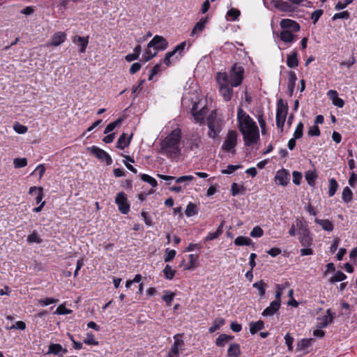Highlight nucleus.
Listing matches in <instances>:
<instances>
[{
	"label": "nucleus",
	"instance_id": "26",
	"mask_svg": "<svg viewBox=\"0 0 357 357\" xmlns=\"http://www.w3.org/2000/svg\"><path fill=\"white\" fill-rule=\"evenodd\" d=\"M314 222L321 225L322 229L327 231H332L334 229V225L331 221L328 219L322 220L319 218H315Z\"/></svg>",
	"mask_w": 357,
	"mask_h": 357
},
{
	"label": "nucleus",
	"instance_id": "25",
	"mask_svg": "<svg viewBox=\"0 0 357 357\" xmlns=\"http://www.w3.org/2000/svg\"><path fill=\"white\" fill-rule=\"evenodd\" d=\"M132 136V135H131L130 137H128L126 134L123 133L117 141L116 147L120 149H125L129 145Z\"/></svg>",
	"mask_w": 357,
	"mask_h": 357
},
{
	"label": "nucleus",
	"instance_id": "37",
	"mask_svg": "<svg viewBox=\"0 0 357 357\" xmlns=\"http://www.w3.org/2000/svg\"><path fill=\"white\" fill-rule=\"evenodd\" d=\"M225 324V320L224 318H222V317L216 318L213 321L212 326L208 328V332L210 333H213L214 332H215L216 331L220 329V328L221 326H224Z\"/></svg>",
	"mask_w": 357,
	"mask_h": 357
},
{
	"label": "nucleus",
	"instance_id": "55",
	"mask_svg": "<svg viewBox=\"0 0 357 357\" xmlns=\"http://www.w3.org/2000/svg\"><path fill=\"white\" fill-rule=\"evenodd\" d=\"M350 13L348 10H344L340 13H335L333 17L332 20H336L337 19H344V20H348L350 18Z\"/></svg>",
	"mask_w": 357,
	"mask_h": 357
},
{
	"label": "nucleus",
	"instance_id": "27",
	"mask_svg": "<svg viewBox=\"0 0 357 357\" xmlns=\"http://www.w3.org/2000/svg\"><path fill=\"white\" fill-rule=\"evenodd\" d=\"M223 227H224V221H222L215 231L209 232L207 236L205 237V241H210L218 238L223 232Z\"/></svg>",
	"mask_w": 357,
	"mask_h": 357
},
{
	"label": "nucleus",
	"instance_id": "13",
	"mask_svg": "<svg viewBox=\"0 0 357 357\" xmlns=\"http://www.w3.org/2000/svg\"><path fill=\"white\" fill-rule=\"evenodd\" d=\"M274 180L277 185L286 186L289 183L290 174L284 169L278 170L276 172Z\"/></svg>",
	"mask_w": 357,
	"mask_h": 357
},
{
	"label": "nucleus",
	"instance_id": "10",
	"mask_svg": "<svg viewBox=\"0 0 357 357\" xmlns=\"http://www.w3.org/2000/svg\"><path fill=\"white\" fill-rule=\"evenodd\" d=\"M168 41L164 37L155 35L148 43V47H153L155 51H162L167 48Z\"/></svg>",
	"mask_w": 357,
	"mask_h": 357
},
{
	"label": "nucleus",
	"instance_id": "4",
	"mask_svg": "<svg viewBox=\"0 0 357 357\" xmlns=\"http://www.w3.org/2000/svg\"><path fill=\"white\" fill-rule=\"evenodd\" d=\"M237 120L241 132L257 127L253 119L241 107L238 108Z\"/></svg>",
	"mask_w": 357,
	"mask_h": 357
},
{
	"label": "nucleus",
	"instance_id": "3",
	"mask_svg": "<svg viewBox=\"0 0 357 357\" xmlns=\"http://www.w3.org/2000/svg\"><path fill=\"white\" fill-rule=\"evenodd\" d=\"M207 126L208 128V135L209 137L215 139L221 132L223 126L224 121L220 118H218L215 113L212 112L206 119Z\"/></svg>",
	"mask_w": 357,
	"mask_h": 357
},
{
	"label": "nucleus",
	"instance_id": "44",
	"mask_svg": "<svg viewBox=\"0 0 357 357\" xmlns=\"http://www.w3.org/2000/svg\"><path fill=\"white\" fill-rule=\"evenodd\" d=\"M305 177L309 185L314 186L315 185V181L317 178V175L314 172L307 171L305 174Z\"/></svg>",
	"mask_w": 357,
	"mask_h": 357
},
{
	"label": "nucleus",
	"instance_id": "2",
	"mask_svg": "<svg viewBox=\"0 0 357 357\" xmlns=\"http://www.w3.org/2000/svg\"><path fill=\"white\" fill-rule=\"evenodd\" d=\"M217 82L219 86V93L223 100L228 102L233 96V87L229 81V76L227 73L218 72L216 75Z\"/></svg>",
	"mask_w": 357,
	"mask_h": 357
},
{
	"label": "nucleus",
	"instance_id": "19",
	"mask_svg": "<svg viewBox=\"0 0 357 357\" xmlns=\"http://www.w3.org/2000/svg\"><path fill=\"white\" fill-rule=\"evenodd\" d=\"M89 36H87L86 37H82L80 36H75L73 38V41L75 44H77L80 46L79 52L81 53H84L86 52V47L89 44Z\"/></svg>",
	"mask_w": 357,
	"mask_h": 357
},
{
	"label": "nucleus",
	"instance_id": "63",
	"mask_svg": "<svg viewBox=\"0 0 357 357\" xmlns=\"http://www.w3.org/2000/svg\"><path fill=\"white\" fill-rule=\"evenodd\" d=\"M194 179V176L192 175H186L182 176L178 178H176L175 181L176 183H184L186 185V183Z\"/></svg>",
	"mask_w": 357,
	"mask_h": 357
},
{
	"label": "nucleus",
	"instance_id": "64",
	"mask_svg": "<svg viewBox=\"0 0 357 357\" xmlns=\"http://www.w3.org/2000/svg\"><path fill=\"white\" fill-rule=\"evenodd\" d=\"M72 310L66 307L64 305H60L56 310L55 313L57 314H69Z\"/></svg>",
	"mask_w": 357,
	"mask_h": 357
},
{
	"label": "nucleus",
	"instance_id": "46",
	"mask_svg": "<svg viewBox=\"0 0 357 357\" xmlns=\"http://www.w3.org/2000/svg\"><path fill=\"white\" fill-rule=\"evenodd\" d=\"M252 286L254 288H256L259 290L260 296H264L265 295L266 287L267 285L262 280L255 282Z\"/></svg>",
	"mask_w": 357,
	"mask_h": 357
},
{
	"label": "nucleus",
	"instance_id": "12",
	"mask_svg": "<svg viewBox=\"0 0 357 357\" xmlns=\"http://www.w3.org/2000/svg\"><path fill=\"white\" fill-rule=\"evenodd\" d=\"M183 337V333H177L173 337L174 344L169 351H171L172 354L176 355V357H178L180 351H182L184 350L185 342Z\"/></svg>",
	"mask_w": 357,
	"mask_h": 357
},
{
	"label": "nucleus",
	"instance_id": "34",
	"mask_svg": "<svg viewBox=\"0 0 357 357\" xmlns=\"http://www.w3.org/2000/svg\"><path fill=\"white\" fill-rule=\"evenodd\" d=\"M241 354V347L237 343L231 344L227 350L228 357H239Z\"/></svg>",
	"mask_w": 357,
	"mask_h": 357
},
{
	"label": "nucleus",
	"instance_id": "6",
	"mask_svg": "<svg viewBox=\"0 0 357 357\" xmlns=\"http://www.w3.org/2000/svg\"><path fill=\"white\" fill-rule=\"evenodd\" d=\"M287 113V104L284 103L282 99L278 100L276 109V126L278 128H283Z\"/></svg>",
	"mask_w": 357,
	"mask_h": 357
},
{
	"label": "nucleus",
	"instance_id": "33",
	"mask_svg": "<svg viewBox=\"0 0 357 357\" xmlns=\"http://www.w3.org/2000/svg\"><path fill=\"white\" fill-rule=\"evenodd\" d=\"M208 22V17H206L204 18H202L199 22H197L191 33V36H193L194 34L201 33L204 31L205 28V25Z\"/></svg>",
	"mask_w": 357,
	"mask_h": 357
},
{
	"label": "nucleus",
	"instance_id": "24",
	"mask_svg": "<svg viewBox=\"0 0 357 357\" xmlns=\"http://www.w3.org/2000/svg\"><path fill=\"white\" fill-rule=\"evenodd\" d=\"M33 193L36 194V203L37 204H41L44 197L43 188L42 187L32 186L29 188V194L33 195Z\"/></svg>",
	"mask_w": 357,
	"mask_h": 357
},
{
	"label": "nucleus",
	"instance_id": "50",
	"mask_svg": "<svg viewBox=\"0 0 357 357\" xmlns=\"http://www.w3.org/2000/svg\"><path fill=\"white\" fill-rule=\"evenodd\" d=\"M140 178L143 181L149 183L153 188H155L158 185L157 181L148 174H140Z\"/></svg>",
	"mask_w": 357,
	"mask_h": 357
},
{
	"label": "nucleus",
	"instance_id": "41",
	"mask_svg": "<svg viewBox=\"0 0 357 357\" xmlns=\"http://www.w3.org/2000/svg\"><path fill=\"white\" fill-rule=\"evenodd\" d=\"M26 241L29 244L41 243L43 242V239L40 238L37 231L34 230L31 234H29L27 236Z\"/></svg>",
	"mask_w": 357,
	"mask_h": 357
},
{
	"label": "nucleus",
	"instance_id": "29",
	"mask_svg": "<svg viewBox=\"0 0 357 357\" xmlns=\"http://www.w3.org/2000/svg\"><path fill=\"white\" fill-rule=\"evenodd\" d=\"M264 328V322L261 320L250 322L249 324L250 332L252 335L256 334L258 331Z\"/></svg>",
	"mask_w": 357,
	"mask_h": 357
},
{
	"label": "nucleus",
	"instance_id": "18",
	"mask_svg": "<svg viewBox=\"0 0 357 357\" xmlns=\"http://www.w3.org/2000/svg\"><path fill=\"white\" fill-rule=\"evenodd\" d=\"M191 114L194 117L196 123H202L204 121L205 112L203 109L198 110V103H193L191 109Z\"/></svg>",
	"mask_w": 357,
	"mask_h": 357
},
{
	"label": "nucleus",
	"instance_id": "20",
	"mask_svg": "<svg viewBox=\"0 0 357 357\" xmlns=\"http://www.w3.org/2000/svg\"><path fill=\"white\" fill-rule=\"evenodd\" d=\"M280 305L278 301H272L269 306L264 310L261 314L264 317L273 316L279 310Z\"/></svg>",
	"mask_w": 357,
	"mask_h": 357
},
{
	"label": "nucleus",
	"instance_id": "16",
	"mask_svg": "<svg viewBox=\"0 0 357 357\" xmlns=\"http://www.w3.org/2000/svg\"><path fill=\"white\" fill-rule=\"evenodd\" d=\"M327 314L317 318V326L319 328H326L329 324H331L334 319V313H332L330 309L326 311Z\"/></svg>",
	"mask_w": 357,
	"mask_h": 357
},
{
	"label": "nucleus",
	"instance_id": "54",
	"mask_svg": "<svg viewBox=\"0 0 357 357\" xmlns=\"http://www.w3.org/2000/svg\"><path fill=\"white\" fill-rule=\"evenodd\" d=\"M176 255V252L174 250H170L169 248H167L165 250V255L164 257V261L165 262H169L172 261Z\"/></svg>",
	"mask_w": 357,
	"mask_h": 357
},
{
	"label": "nucleus",
	"instance_id": "49",
	"mask_svg": "<svg viewBox=\"0 0 357 357\" xmlns=\"http://www.w3.org/2000/svg\"><path fill=\"white\" fill-rule=\"evenodd\" d=\"M347 278V275L342 271H337L333 276L330 279L331 283L342 282Z\"/></svg>",
	"mask_w": 357,
	"mask_h": 357
},
{
	"label": "nucleus",
	"instance_id": "36",
	"mask_svg": "<svg viewBox=\"0 0 357 357\" xmlns=\"http://www.w3.org/2000/svg\"><path fill=\"white\" fill-rule=\"evenodd\" d=\"M289 282H286L282 284H276V291H275V300L274 301H278V303L281 304V296L282 295V291L289 287Z\"/></svg>",
	"mask_w": 357,
	"mask_h": 357
},
{
	"label": "nucleus",
	"instance_id": "14",
	"mask_svg": "<svg viewBox=\"0 0 357 357\" xmlns=\"http://www.w3.org/2000/svg\"><path fill=\"white\" fill-rule=\"evenodd\" d=\"M298 240L303 247H310L312 244V237L310 236V232L308 228L302 227L299 232Z\"/></svg>",
	"mask_w": 357,
	"mask_h": 357
},
{
	"label": "nucleus",
	"instance_id": "43",
	"mask_svg": "<svg viewBox=\"0 0 357 357\" xmlns=\"http://www.w3.org/2000/svg\"><path fill=\"white\" fill-rule=\"evenodd\" d=\"M342 199L345 203H349L353 199V192L349 187H345L343 189Z\"/></svg>",
	"mask_w": 357,
	"mask_h": 357
},
{
	"label": "nucleus",
	"instance_id": "8",
	"mask_svg": "<svg viewBox=\"0 0 357 357\" xmlns=\"http://www.w3.org/2000/svg\"><path fill=\"white\" fill-rule=\"evenodd\" d=\"M115 203L118 206L119 211L123 215H126L129 213L130 209V204L128 201L127 195L121 192H119L115 198Z\"/></svg>",
	"mask_w": 357,
	"mask_h": 357
},
{
	"label": "nucleus",
	"instance_id": "30",
	"mask_svg": "<svg viewBox=\"0 0 357 357\" xmlns=\"http://www.w3.org/2000/svg\"><path fill=\"white\" fill-rule=\"evenodd\" d=\"M298 54L296 51L287 55V65L290 68H295L298 66Z\"/></svg>",
	"mask_w": 357,
	"mask_h": 357
},
{
	"label": "nucleus",
	"instance_id": "52",
	"mask_svg": "<svg viewBox=\"0 0 357 357\" xmlns=\"http://www.w3.org/2000/svg\"><path fill=\"white\" fill-rule=\"evenodd\" d=\"M166 294L163 295L162 299L166 303L167 306H171L174 301L175 294L172 291H167Z\"/></svg>",
	"mask_w": 357,
	"mask_h": 357
},
{
	"label": "nucleus",
	"instance_id": "35",
	"mask_svg": "<svg viewBox=\"0 0 357 357\" xmlns=\"http://www.w3.org/2000/svg\"><path fill=\"white\" fill-rule=\"evenodd\" d=\"M314 342V338H304L297 343V349L299 351H305L310 347L312 342Z\"/></svg>",
	"mask_w": 357,
	"mask_h": 357
},
{
	"label": "nucleus",
	"instance_id": "47",
	"mask_svg": "<svg viewBox=\"0 0 357 357\" xmlns=\"http://www.w3.org/2000/svg\"><path fill=\"white\" fill-rule=\"evenodd\" d=\"M122 121H123V119L122 118H119L116 121L109 123L106 126V128L105 129V131H104V133L105 134H107V133L112 132V130H114L116 128V127H117L118 126L121 125Z\"/></svg>",
	"mask_w": 357,
	"mask_h": 357
},
{
	"label": "nucleus",
	"instance_id": "23",
	"mask_svg": "<svg viewBox=\"0 0 357 357\" xmlns=\"http://www.w3.org/2000/svg\"><path fill=\"white\" fill-rule=\"evenodd\" d=\"M199 255L190 254L188 255V262L184 265V270H192L197 268L199 265L198 263Z\"/></svg>",
	"mask_w": 357,
	"mask_h": 357
},
{
	"label": "nucleus",
	"instance_id": "56",
	"mask_svg": "<svg viewBox=\"0 0 357 357\" xmlns=\"http://www.w3.org/2000/svg\"><path fill=\"white\" fill-rule=\"evenodd\" d=\"M59 301L58 299H55L53 298L47 297L45 298H41L38 300V303L41 306H47L50 304L56 303Z\"/></svg>",
	"mask_w": 357,
	"mask_h": 357
},
{
	"label": "nucleus",
	"instance_id": "7",
	"mask_svg": "<svg viewBox=\"0 0 357 357\" xmlns=\"http://www.w3.org/2000/svg\"><path fill=\"white\" fill-rule=\"evenodd\" d=\"M185 46H186V42L183 41V42L181 43L180 44L177 45L172 51H170V52H168L167 53H166L165 56L163 60L164 63L167 66H170L172 64L170 59L174 56H175V59L176 60L180 59L183 56L184 50H185Z\"/></svg>",
	"mask_w": 357,
	"mask_h": 357
},
{
	"label": "nucleus",
	"instance_id": "22",
	"mask_svg": "<svg viewBox=\"0 0 357 357\" xmlns=\"http://www.w3.org/2000/svg\"><path fill=\"white\" fill-rule=\"evenodd\" d=\"M297 80V77L294 71H289V80L287 84V90L289 93V97L293 96V93L295 89L296 82Z\"/></svg>",
	"mask_w": 357,
	"mask_h": 357
},
{
	"label": "nucleus",
	"instance_id": "21",
	"mask_svg": "<svg viewBox=\"0 0 357 357\" xmlns=\"http://www.w3.org/2000/svg\"><path fill=\"white\" fill-rule=\"evenodd\" d=\"M66 39V34L63 31H59L55 33L51 39L50 45L59 46L63 43Z\"/></svg>",
	"mask_w": 357,
	"mask_h": 357
},
{
	"label": "nucleus",
	"instance_id": "51",
	"mask_svg": "<svg viewBox=\"0 0 357 357\" xmlns=\"http://www.w3.org/2000/svg\"><path fill=\"white\" fill-rule=\"evenodd\" d=\"M156 54L157 52H154L153 53L151 48L147 47L144 54L142 55V61L144 62H147L152 59L155 56H156Z\"/></svg>",
	"mask_w": 357,
	"mask_h": 357
},
{
	"label": "nucleus",
	"instance_id": "39",
	"mask_svg": "<svg viewBox=\"0 0 357 357\" xmlns=\"http://www.w3.org/2000/svg\"><path fill=\"white\" fill-rule=\"evenodd\" d=\"M87 150L90 154L93 155L94 156H109V155L104 150L96 146H92L91 147H88Z\"/></svg>",
	"mask_w": 357,
	"mask_h": 357
},
{
	"label": "nucleus",
	"instance_id": "32",
	"mask_svg": "<svg viewBox=\"0 0 357 357\" xmlns=\"http://www.w3.org/2000/svg\"><path fill=\"white\" fill-rule=\"evenodd\" d=\"M231 194L235 197L238 195H244L246 192V188L243 185H238L236 183H233L231 185Z\"/></svg>",
	"mask_w": 357,
	"mask_h": 357
},
{
	"label": "nucleus",
	"instance_id": "15",
	"mask_svg": "<svg viewBox=\"0 0 357 357\" xmlns=\"http://www.w3.org/2000/svg\"><path fill=\"white\" fill-rule=\"evenodd\" d=\"M280 26L283 29H286L291 31L296 32L300 30V25L298 22L290 19H282L280 23Z\"/></svg>",
	"mask_w": 357,
	"mask_h": 357
},
{
	"label": "nucleus",
	"instance_id": "62",
	"mask_svg": "<svg viewBox=\"0 0 357 357\" xmlns=\"http://www.w3.org/2000/svg\"><path fill=\"white\" fill-rule=\"evenodd\" d=\"M263 234H264V231L259 226L255 227L250 232V236L253 238H259V237L262 236Z\"/></svg>",
	"mask_w": 357,
	"mask_h": 357
},
{
	"label": "nucleus",
	"instance_id": "45",
	"mask_svg": "<svg viewBox=\"0 0 357 357\" xmlns=\"http://www.w3.org/2000/svg\"><path fill=\"white\" fill-rule=\"evenodd\" d=\"M162 271L165 278L169 280H172L174 278L175 274L176 273V271L175 270H173L169 264H167L165 266Z\"/></svg>",
	"mask_w": 357,
	"mask_h": 357
},
{
	"label": "nucleus",
	"instance_id": "61",
	"mask_svg": "<svg viewBox=\"0 0 357 357\" xmlns=\"http://www.w3.org/2000/svg\"><path fill=\"white\" fill-rule=\"evenodd\" d=\"M324 11L321 9H317L315 10L312 14H311V20H312V23L315 24L321 17V16L323 15Z\"/></svg>",
	"mask_w": 357,
	"mask_h": 357
},
{
	"label": "nucleus",
	"instance_id": "28",
	"mask_svg": "<svg viewBox=\"0 0 357 357\" xmlns=\"http://www.w3.org/2000/svg\"><path fill=\"white\" fill-rule=\"evenodd\" d=\"M280 38L284 43H293L296 40V36L289 30H283L280 32Z\"/></svg>",
	"mask_w": 357,
	"mask_h": 357
},
{
	"label": "nucleus",
	"instance_id": "59",
	"mask_svg": "<svg viewBox=\"0 0 357 357\" xmlns=\"http://www.w3.org/2000/svg\"><path fill=\"white\" fill-rule=\"evenodd\" d=\"M13 164L15 168L25 167L27 165L26 158H15Z\"/></svg>",
	"mask_w": 357,
	"mask_h": 357
},
{
	"label": "nucleus",
	"instance_id": "42",
	"mask_svg": "<svg viewBox=\"0 0 357 357\" xmlns=\"http://www.w3.org/2000/svg\"><path fill=\"white\" fill-rule=\"evenodd\" d=\"M234 338V336L229 335L227 334H221L218 336V337L215 340V344L218 347H224L225 343L229 340H231Z\"/></svg>",
	"mask_w": 357,
	"mask_h": 357
},
{
	"label": "nucleus",
	"instance_id": "57",
	"mask_svg": "<svg viewBox=\"0 0 357 357\" xmlns=\"http://www.w3.org/2000/svg\"><path fill=\"white\" fill-rule=\"evenodd\" d=\"M240 10L236 8H231L227 13V15L229 17L231 20L233 21L236 20L238 17L240 16Z\"/></svg>",
	"mask_w": 357,
	"mask_h": 357
},
{
	"label": "nucleus",
	"instance_id": "31",
	"mask_svg": "<svg viewBox=\"0 0 357 357\" xmlns=\"http://www.w3.org/2000/svg\"><path fill=\"white\" fill-rule=\"evenodd\" d=\"M275 6L278 9L284 12H291L294 10L291 4L283 0H277L275 1Z\"/></svg>",
	"mask_w": 357,
	"mask_h": 357
},
{
	"label": "nucleus",
	"instance_id": "5",
	"mask_svg": "<svg viewBox=\"0 0 357 357\" xmlns=\"http://www.w3.org/2000/svg\"><path fill=\"white\" fill-rule=\"evenodd\" d=\"M244 68L242 66L236 63L231 67L229 76V83L231 86L237 87L242 84L244 77Z\"/></svg>",
	"mask_w": 357,
	"mask_h": 357
},
{
	"label": "nucleus",
	"instance_id": "40",
	"mask_svg": "<svg viewBox=\"0 0 357 357\" xmlns=\"http://www.w3.org/2000/svg\"><path fill=\"white\" fill-rule=\"evenodd\" d=\"M185 213L187 217H192L197 215L198 213L197 206L192 202H189L186 206Z\"/></svg>",
	"mask_w": 357,
	"mask_h": 357
},
{
	"label": "nucleus",
	"instance_id": "48",
	"mask_svg": "<svg viewBox=\"0 0 357 357\" xmlns=\"http://www.w3.org/2000/svg\"><path fill=\"white\" fill-rule=\"evenodd\" d=\"M338 188V184L336 180L334 178L329 179V189H328V196L333 197Z\"/></svg>",
	"mask_w": 357,
	"mask_h": 357
},
{
	"label": "nucleus",
	"instance_id": "53",
	"mask_svg": "<svg viewBox=\"0 0 357 357\" xmlns=\"http://www.w3.org/2000/svg\"><path fill=\"white\" fill-rule=\"evenodd\" d=\"M84 343L88 345H98V342L94 339V335L90 332L87 333L86 337L84 340Z\"/></svg>",
	"mask_w": 357,
	"mask_h": 357
},
{
	"label": "nucleus",
	"instance_id": "11",
	"mask_svg": "<svg viewBox=\"0 0 357 357\" xmlns=\"http://www.w3.org/2000/svg\"><path fill=\"white\" fill-rule=\"evenodd\" d=\"M237 144V132L235 130H229L224 142L222 149L225 151L231 152L234 150Z\"/></svg>",
	"mask_w": 357,
	"mask_h": 357
},
{
	"label": "nucleus",
	"instance_id": "1",
	"mask_svg": "<svg viewBox=\"0 0 357 357\" xmlns=\"http://www.w3.org/2000/svg\"><path fill=\"white\" fill-rule=\"evenodd\" d=\"M181 130L179 128L173 130L161 142L160 153L162 154L176 155L181 151Z\"/></svg>",
	"mask_w": 357,
	"mask_h": 357
},
{
	"label": "nucleus",
	"instance_id": "38",
	"mask_svg": "<svg viewBox=\"0 0 357 357\" xmlns=\"http://www.w3.org/2000/svg\"><path fill=\"white\" fill-rule=\"evenodd\" d=\"M234 243L238 246L253 245L252 241L250 238L243 236H240L236 238Z\"/></svg>",
	"mask_w": 357,
	"mask_h": 357
},
{
	"label": "nucleus",
	"instance_id": "58",
	"mask_svg": "<svg viewBox=\"0 0 357 357\" xmlns=\"http://www.w3.org/2000/svg\"><path fill=\"white\" fill-rule=\"evenodd\" d=\"M14 130L19 134H24L27 132V127L20 123L19 122H15L13 125Z\"/></svg>",
	"mask_w": 357,
	"mask_h": 357
},
{
	"label": "nucleus",
	"instance_id": "9",
	"mask_svg": "<svg viewBox=\"0 0 357 357\" xmlns=\"http://www.w3.org/2000/svg\"><path fill=\"white\" fill-rule=\"evenodd\" d=\"M241 133L243 135L245 144L247 146H252L256 144L259 139V132L258 127Z\"/></svg>",
	"mask_w": 357,
	"mask_h": 357
},
{
	"label": "nucleus",
	"instance_id": "60",
	"mask_svg": "<svg viewBox=\"0 0 357 357\" xmlns=\"http://www.w3.org/2000/svg\"><path fill=\"white\" fill-rule=\"evenodd\" d=\"M303 123L302 122H299L296 128V130L294 133V137L295 139H299L303 136Z\"/></svg>",
	"mask_w": 357,
	"mask_h": 357
},
{
	"label": "nucleus",
	"instance_id": "17",
	"mask_svg": "<svg viewBox=\"0 0 357 357\" xmlns=\"http://www.w3.org/2000/svg\"><path fill=\"white\" fill-rule=\"evenodd\" d=\"M67 352L68 350L66 348H63L60 344L51 343L48 347V351L47 354L63 357V355Z\"/></svg>",
	"mask_w": 357,
	"mask_h": 357
}]
</instances>
